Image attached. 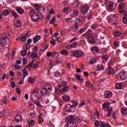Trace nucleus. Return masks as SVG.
<instances>
[{"label":"nucleus","mask_w":127,"mask_h":127,"mask_svg":"<svg viewBox=\"0 0 127 127\" xmlns=\"http://www.w3.org/2000/svg\"><path fill=\"white\" fill-rule=\"evenodd\" d=\"M9 37H10V34H3L0 37V40L1 41V43H2L4 45H6L7 41H9Z\"/></svg>","instance_id":"nucleus-1"},{"label":"nucleus","mask_w":127,"mask_h":127,"mask_svg":"<svg viewBox=\"0 0 127 127\" xmlns=\"http://www.w3.org/2000/svg\"><path fill=\"white\" fill-rule=\"evenodd\" d=\"M29 13L33 21H37L40 17L38 13L34 12L33 11H30Z\"/></svg>","instance_id":"nucleus-2"},{"label":"nucleus","mask_w":127,"mask_h":127,"mask_svg":"<svg viewBox=\"0 0 127 127\" xmlns=\"http://www.w3.org/2000/svg\"><path fill=\"white\" fill-rule=\"evenodd\" d=\"M83 35H87V38L89 40V42L91 43H95V38H94V35H93V33H91L90 30L87 31L85 33L83 34Z\"/></svg>","instance_id":"nucleus-3"},{"label":"nucleus","mask_w":127,"mask_h":127,"mask_svg":"<svg viewBox=\"0 0 127 127\" xmlns=\"http://www.w3.org/2000/svg\"><path fill=\"white\" fill-rule=\"evenodd\" d=\"M105 3L106 5H108V10L109 11H114L115 10V6H114V2L109 0H105Z\"/></svg>","instance_id":"nucleus-4"},{"label":"nucleus","mask_w":127,"mask_h":127,"mask_svg":"<svg viewBox=\"0 0 127 127\" xmlns=\"http://www.w3.org/2000/svg\"><path fill=\"white\" fill-rule=\"evenodd\" d=\"M107 19L110 21V22H114V23H115L116 21H118V15L115 14H110L107 17Z\"/></svg>","instance_id":"nucleus-5"},{"label":"nucleus","mask_w":127,"mask_h":127,"mask_svg":"<svg viewBox=\"0 0 127 127\" xmlns=\"http://www.w3.org/2000/svg\"><path fill=\"white\" fill-rule=\"evenodd\" d=\"M65 110L68 113H74L76 111V107L74 105L67 104L65 106Z\"/></svg>","instance_id":"nucleus-6"},{"label":"nucleus","mask_w":127,"mask_h":127,"mask_svg":"<svg viewBox=\"0 0 127 127\" xmlns=\"http://www.w3.org/2000/svg\"><path fill=\"white\" fill-rule=\"evenodd\" d=\"M89 9H90V7H89V5L85 4L81 6V12L82 14H86L88 11H89Z\"/></svg>","instance_id":"nucleus-7"},{"label":"nucleus","mask_w":127,"mask_h":127,"mask_svg":"<svg viewBox=\"0 0 127 127\" xmlns=\"http://www.w3.org/2000/svg\"><path fill=\"white\" fill-rule=\"evenodd\" d=\"M111 65H112V64L109 63L108 68H107L105 70V72L107 73L109 75H114V74H116V71H115V69L112 68V66H111Z\"/></svg>","instance_id":"nucleus-8"},{"label":"nucleus","mask_w":127,"mask_h":127,"mask_svg":"<svg viewBox=\"0 0 127 127\" xmlns=\"http://www.w3.org/2000/svg\"><path fill=\"white\" fill-rule=\"evenodd\" d=\"M73 56L74 57H76V58H78V57H81L82 55H83V52L78 50V51H75L72 53Z\"/></svg>","instance_id":"nucleus-9"},{"label":"nucleus","mask_w":127,"mask_h":127,"mask_svg":"<svg viewBox=\"0 0 127 127\" xmlns=\"http://www.w3.org/2000/svg\"><path fill=\"white\" fill-rule=\"evenodd\" d=\"M119 75L120 76V78L121 80H127V72L125 71H122L120 73Z\"/></svg>","instance_id":"nucleus-10"},{"label":"nucleus","mask_w":127,"mask_h":127,"mask_svg":"<svg viewBox=\"0 0 127 127\" xmlns=\"http://www.w3.org/2000/svg\"><path fill=\"white\" fill-rule=\"evenodd\" d=\"M115 86L118 90H122L125 87V82H118Z\"/></svg>","instance_id":"nucleus-11"},{"label":"nucleus","mask_w":127,"mask_h":127,"mask_svg":"<svg viewBox=\"0 0 127 127\" xmlns=\"http://www.w3.org/2000/svg\"><path fill=\"white\" fill-rule=\"evenodd\" d=\"M104 96L105 98H107V99H110L112 96H113V93H112L110 91H106L104 93Z\"/></svg>","instance_id":"nucleus-12"},{"label":"nucleus","mask_w":127,"mask_h":127,"mask_svg":"<svg viewBox=\"0 0 127 127\" xmlns=\"http://www.w3.org/2000/svg\"><path fill=\"white\" fill-rule=\"evenodd\" d=\"M40 100H41V99L39 98V99H37V100H34L33 101L34 103L36 105V106H37V107H39V108H43V106L42 105H41V103H40Z\"/></svg>","instance_id":"nucleus-13"},{"label":"nucleus","mask_w":127,"mask_h":127,"mask_svg":"<svg viewBox=\"0 0 127 127\" xmlns=\"http://www.w3.org/2000/svg\"><path fill=\"white\" fill-rule=\"evenodd\" d=\"M44 89L45 90H49V91H50L51 89H52V86H51L50 84L48 83L44 84L43 86Z\"/></svg>","instance_id":"nucleus-14"},{"label":"nucleus","mask_w":127,"mask_h":127,"mask_svg":"<svg viewBox=\"0 0 127 127\" xmlns=\"http://www.w3.org/2000/svg\"><path fill=\"white\" fill-rule=\"evenodd\" d=\"M40 94H42L43 96H49L50 93L46 89H43L40 91Z\"/></svg>","instance_id":"nucleus-15"},{"label":"nucleus","mask_w":127,"mask_h":127,"mask_svg":"<svg viewBox=\"0 0 127 127\" xmlns=\"http://www.w3.org/2000/svg\"><path fill=\"white\" fill-rule=\"evenodd\" d=\"M35 80H36V78L35 77H31L30 76L28 78V83H30V84H31L32 85L34 84Z\"/></svg>","instance_id":"nucleus-16"},{"label":"nucleus","mask_w":127,"mask_h":127,"mask_svg":"<svg viewBox=\"0 0 127 127\" xmlns=\"http://www.w3.org/2000/svg\"><path fill=\"white\" fill-rule=\"evenodd\" d=\"M124 7H126V4L124 2H122L120 3V4L119 6V8L120 9V13H123V12L124 10H121V9H123V8H124Z\"/></svg>","instance_id":"nucleus-17"},{"label":"nucleus","mask_w":127,"mask_h":127,"mask_svg":"<svg viewBox=\"0 0 127 127\" xmlns=\"http://www.w3.org/2000/svg\"><path fill=\"white\" fill-rule=\"evenodd\" d=\"M32 96H34V99L36 100V99L38 98V96H39V92L38 91H33L32 92Z\"/></svg>","instance_id":"nucleus-18"},{"label":"nucleus","mask_w":127,"mask_h":127,"mask_svg":"<svg viewBox=\"0 0 127 127\" xmlns=\"http://www.w3.org/2000/svg\"><path fill=\"white\" fill-rule=\"evenodd\" d=\"M15 9L17 12H18V13H19V14H22L23 12H24V10H23V9H22L20 7H17L16 8H15Z\"/></svg>","instance_id":"nucleus-19"},{"label":"nucleus","mask_w":127,"mask_h":127,"mask_svg":"<svg viewBox=\"0 0 127 127\" xmlns=\"http://www.w3.org/2000/svg\"><path fill=\"white\" fill-rule=\"evenodd\" d=\"M67 119V123H74L75 122V118L73 116H68Z\"/></svg>","instance_id":"nucleus-20"},{"label":"nucleus","mask_w":127,"mask_h":127,"mask_svg":"<svg viewBox=\"0 0 127 127\" xmlns=\"http://www.w3.org/2000/svg\"><path fill=\"white\" fill-rule=\"evenodd\" d=\"M102 60L103 61V63H106V62H108V61L109 60V56L108 55H104L102 57Z\"/></svg>","instance_id":"nucleus-21"},{"label":"nucleus","mask_w":127,"mask_h":127,"mask_svg":"<svg viewBox=\"0 0 127 127\" xmlns=\"http://www.w3.org/2000/svg\"><path fill=\"white\" fill-rule=\"evenodd\" d=\"M91 52L93 54H97V53H99V49L96 47H93L91 49Z\"/></svg>","instance_id":"nucleus-22"},{"label":"nucleus","mask_w":127,"mask_h":127,"mask_svg":"<svg viewBox=\"0 0 127 127\" xmlns=\"http://www.w3.org/2000/svg\"><path fill=\"white\" fill-rule=\"evenodd\" d=\"M68 86H64V87L60 90V93H61V94H64V92H66V91H68Z\"/></svg>","instance_id":"nucleus-23"},{"label":"nucleus","mask_w":127,"mask_h":127,"mask_svg":"<svg viewBox=\"0 0 127 127\" xmlns=\"http://www.w3.org/2000/svg\"><path fill=\"white\" fill-rule=\"evenodd\" d=\"M67 127H77V124L74 122H67Z\"/></svg>","instance_id":"nucleus-24"},{"label":"nucleus","mask_w":127,"mask_h":127,"mask_svg":"<svg viewBox=\"0 0 127 127\" xmlns=\"http://www.w3.org/2000/svg\"><path fill=\"white\" fill-rule=\"evenodd\" d=\"M40 40V36L36 35L35 38L33 39V41L34 44L38 42Z\"/></svg>","instance_id":"nucleus-25"},{"label":"nucleus","mask_w":127,"mask_h":127,"mask_svg":"<svg viewBox=\"0 0 127 127\" xmlns=\"http://www.w3.org/2000/svg\"><path fill=\"white\" fill-rule=\"evenodd\" d=\"M105 70V66L103 64H100L97 65V71H102Z\"/></svg>","instance_id":"nucleus-26"},{"label":"nucleus","mask_w":127,"mask_h":127,"mask_svg":"<svg viewBox=\"0 0 127 127\" xmlns=\"http://www.w3.org/2000/svg\"><path fill=\"white\" fill-rule=\"evenodd\" d=\"M63 99L64 102H69L70 101V96L68 95H64L63 96Z\"/></svg>","instance_id":"nucleus-27"},{"label":"nucleus","mask_w":127,"mask_h":127,"mask_svg":"<svg viewBox=\"0 0 127 127\" xmlns=\"http://www.w3.org/2000/svg\"><path fill=\"white\" fill-rule=\"evenodd\" d=\"M36 124V123H35V121L33 120H30L29 121V127H34V126H35V124Z\"/></svg>","instance_id":"nucleus-28"},{"label":"nucleus","mask_w":127,"mask_h":127,"mask_svg":"<svg viewBox=\"0 0 127 127\" xmlns=\"http://www.w3.org/2000/svg\"><path fill=\"white\" fill-rule=\"evenodd\" d=\"M10 12L8 10H4L2 12V14L4 16H7V15H9Z\"/></svg>","instance_id":"nucleus-29"},{"label":"nucleus","mask_w":127,"mask_h":127,"mask_svg":"<svg viewBox=\"0 0 127 127\" xmlns=\"http://www.w3.org/2000/svg\"><path fill=\"white\" fill-rule=\"evenodd\" d=\"M15 121L16 123H19L21 121V116L20 115H17L15 117Z\"/></svg>","instance_id":"nucleus-30"},{"label":"nucleus","mask_w":127,"mask_h":127,"mask_svg":"<svg viewBox=\"0 0 127 127\" xmlns=\"http://www.w3.org/2000/svg\"><path fill=\"white\" fill-rule=\"evenodd\" d=\"M122 35V33L119 31H116L114 33V36L115 37H119V36H121Z\"/></svg>","instance_id":"nucleus-31"},{"label":"nucleus","mask_w":127,"mask_h":127,"mask_svg":"<svg viewBox=\"0 0 127 127\" xmlns=\"http://www.w3.org/2000/svg\"><path fill=\"white\" fill-rule=\"evenodd\" d=\"M23 79L24 80L25 79V77H26L28 75V72H27V71H26V69L24 68L23 70Z\"/></svg>","instance_id":"nucleus-32"},{"label":"nucleus","mask_w":127,"mask_h":127,"mask_svg":"<svg viewBox=\"0 0 127 127\" xmlns=\"http://www.w3.org/2000/svg\"><path fill=\"white\" fill-rule=\"evenodd\" d=\"M110 106H111V104L109 103V102H106L102 105V107L104 109H106V108H108V107H110Z\"/></svg>","instance_id":"nucleus-33"},{"label":"nucleus","mask_w":127,"mask_h":127,"mask_svg":"<svg viewBox=\"0 0 127 127\" xmlns=\"http://www.w3.org/2000/svg\"><path fill=\"white\" fill-rule=\"evenodd\" d=\"M121 113H122V114L124 115V116H127V108H122L121 109Z\"/></svg>","instance_id":"nucleus-34"},{"label":"nucleus","mask_w":127,"mask_h":127,"mask_svg":"<svg viewBox=\"0 0 127 127\" xmlns=\"http://www.w3.org/2000/svg\"><path fill=\"white\" fill-rule=\"evenodd\" d=\"M38 122L39 124H42L44 122L43 118H42V115H40L38 116Z\"/></svg>","instance_id":"nucleus-35"},{"label":"nucleus","mask_w":127,"mask_h":127,"mask_svg":"<svg viewBox=\"0 0 127 127\" xmlns=\"http://www.w3.org/2000/svg\"><path fill=\"white\" fill-rule=\"evenodd\" d=\"M21 21L20 20H18L16 21V24H15V27H19L21 25Z\"/></svg>","instance_id":"nucleus-36"},{"label":"nucleus","mask_w":127,"mask_h":127,"mask_svg":"<svg viewBox=\"0 0 127 127\" xmlns=\"http://www.w3.org/2000/svg\"><path fill=\"white\" fill-rule=\"evenodd\" d=\"M11 13L12 14V16H13L14 17H15V18H17L18 17V15L17 14V13L15 12V11H12Z\"/></svg>","instance_id":"nucleus-37"},{"label":"nucleus","mask_w":127,"mask_h":127,"mask_svg":"<svg viewBox=\"0 0 127 127\" xmlns=\"http://www.w3.org/2000/svg\"><path fill=\"white\" fill-rule=\"evenodd\" d=\"M76 20L78 21V22H82V21L85 20V18L84 17H79L78 18H76Z\"/></svg>","instance_id":"nucleus-38"},{"label":"nucleus","mask_w":127,"mask_h":127,"mask_svg":"<svg viewBox=\"0 0 127 127\" xmlns=\"http://www.w3.org/2000/svg\"><path fill=\"white\" fill-rule=\"evenodd\" d=\"M123 21L124 23H125V24H127V15L126 14H124L123 16Z\"/></svg>","instance_id":"nucleus-39"},{"label":"nucleus","mask_w":127,"mask_h":127,"mask_svg":"<svg viewBox=\"0 0 127 127\" xmlns=\"http://www.w3.org/2000/svg\"><path fill=\"white\" fill-rule=\"evenodd\" d=\"M3 45H4V44H2V43L0 44V52H2V51H3L4 49H5V47H4Z\"/></svg>","instance_id":"nucleus-40"},{"label":"nucleus","mask_w":127,"mask_h":127,"mask_svg":"<svg viewBox=\"0 0 127 127\" xmlns=\"http://www.w3.org/2000/svg\"><path fill=\"white\" fill-rule=\"evenodd\" d=\"M73 7H78L80 5V3L77 1H74L72 4Z\"/></svg>","instance_id":"nucleus-41"},{"label":"nucleus","mask_w":127,"mask_h":127,"mask_svg":"<svg viewBox=\"0 0 127 127\" xmlns=\"http://www.w3.org/2000/svg\"><path fill=\"white\" fill-rule=\"evenodd\" d=\"M68 54L69 52L65 50H64L61 52V54H62V55H68Z\"/></svg>","instance_id":"nucleus-42"},{"label":"nucleus","mask_w":127,"mask_h":127,"mask_svg":"<svg viewBox=\"0 0 127 127\" xmlns=\"http://www.w3.org/2000/svg\"><path fill=\"white\" fill-rule=\"evenodd\" d=\"M98 27H99V25H98V24L94 23L91 25V28H92V29H96L98 28Z\"/></svg>","instance_id":"nucleus-43"},{"label":"nucleus","mask_w":127,"mask_h":127,"mask_svg":"<svg viewBox=\"0 0 127 127\" xmlns=\"http://www.w3.org/2000/svg\"><path fill=\"white\" fill-rule=\"evenodd\" d=\"M70 46L72 48H76V47L78 46V44L77 43V42H75L70 45Z\"/></svg>","instance_id":"nucleus-44"},{"label":"nucleus","mask_w":127,"mask_h":127,"mask_svg":"<svg viewBox=\"0 0 127 127\" xmlns=\"http://www.w3.org/2000/svg\"><path fill=\"white\" fill-rule=\"evenodd\" d=\"M74 122H79V121H82V118L80 116L75 117L74 116Z\"/></svg>","instance_id":"nucleus-45"},{"label":"nucleus","mask_w":127,"mask_h":127,"mask_svg":"<svg viewBox=\"0 0 127 127\" xmlns=\"http://www.w3.org/2000/svg\"><path fill=\"white\" fill-rule=\"evenodd\" d=\"M79 28V24L77 22L74 23V29L75 31H77L78 30V29Z\"/></svg>","instance_id":"nucleus-46"},{"label":"nucleus","mask_w":127,"mask_h":127,"mask_svg":"<svg viewBox=\"0 0 127 127\" xmlns=\"http://www.w3.org/2000/svg\"><path fill=\"white\" fill-rule=\"evenodd\" d=\"M96 62V59H92L91 60L89 61V64H91V65H93V64L95 63Z\"/></svg>","instance_id":"nucleus-47"},{"label":"nucleus","mask_w":127,"mask_h":127,"mask_svg":"<svg viewBox=\"0 0 127 127\" xmlns=\"http://www.w3.org/2000/svg\"><path fill=\"white\" fill-rule=\"evenodd\" d=\"M35 7L36 10H39L41 8V5L37 4L35 5Z\"/></svg>","instance_id":"nucleus-48"},{"label":"nucleus","mask_w":127,"mask_h":127,"mask_svg":"<svg viewBox=\"0 0 127 127\" xmlns=\"http://www.w3.org/2000/svg\"><path fill=\"white\" fill-rule=\"evenodd\" d=\"M79 11L78 10H74L73 12H72V14H73V15L74 16H76V15H78V14H79Z\"/></svg>","instance_id":"nucleus-49"},{"label":"nucleus","mask_w":127,"mask_h":127,"mask_svg":"<svg viewBox=\"0 0 127 127\" xmlns=\"http://www.w3.org/2000/svg\"><path fill=\"white\" fill-rule=\"evenodd\" d=\"M78 37H75L74 38L70 40L69 42L70 43H72V42H74V41H76V40H78Z\"/></svg>","instance_id":"nucleus-50"},{"label":"nucleus","mask_w":127,"mask_h":127,"mask_svg":"<svg viewBox=\"0 0 127 127\" xmlns=\"http://www.w3.org/2000/svg\"><path fill=\"white\" fill-rule=\"evenodd\" d=\"M70 9V7H65L64 8V10H63V12L64 13H67V12H68V9Z\"/></svg>","instance_id":"nucleus-51"},{"label":"nucleus","mask_w":127,"mask_h":127,"mask_svg":"<svg viewBox=\"0 0 127 127\" xmlns=\"http://www.w3.org/2000/svg\"><path fill=\"white\" fill-rule=\"evenodd\" d=\"M80 45H86V43L85 40H81L79 41Z\"/></svg>","instance_id":"nucleus-52"},{"label":"nucleus","mask_w":127,"mask_h":127,"mask_svg":"<svg viewBox=\"0 0 127 127\" xmlns=\"http://www.w3.org/2000/svg\"><path fill=\"white\" fill-rule=\"evenodd\" d=\"M122 46H123V47H124L125 49H127V42H123L122 43Z\"/></svg>","instance_id":"nucleus-53"},{"label":"nucleus","mask_w":127,"mask_h":127,"mask_svg":"<svg viewBox=\"0 0 127 127\" xmlns=\"http://www.w3.org/2000/svg\"><path fill=\"white\" fill-rule=\"evenodd\" d=\"M27 53V51L26 50H23L21 53L22 56H25Z\"/></svg>","instance_id":"nucleus-54"},{"label":"nucleus","mask_w":127,"mask_h":127,"mask_svg":"<svg viewBox=\"0 0 127 127\" xmlns=\"http://www.w3.org/2000/svg\"><path fill=\"white\" fill-rule=\"evenodd\" d=\"M40 113L41 114V116H44L45 115V110L44 109H42L40 111Z\"/></svg>","instance_id":"nucleus-55"},{"label":"nucleus","mask_w":127,"mask_h":127,"mask_svg":"<svg viewBox=\"0 0 127 127\" xmlns=\"http://www.w3.org/2000/svg\"><path fill=\"white\" fill-rule=\"evenodd\" d=\"M85 104H86V103H85V101L82 100L81 101V103L79 104V107H83V106H85Z\"/></svg>","instance_id":"nucleus-56"},{"label":"nucleus","mask_w":127,"mask_h":127,"mask_svg":"<svg viewBox=\"0 0 127 127\" xmlns=\"http://www.w3.org/2000/svg\"><path fill=\"white\" fill-rule=\"evenodd\" d=\"M2 102L4 104L6 105V104H7V98H6V97H4L2 99Z\"/></svg>","instance_id":"nucleus-57"},{"label":"nucleus","mask_w":127,"mask_h":127,"mask_svg":"<svg viewBox=\"0 0 127 127\" xmlns=\"http://www.w3.org/2000/svg\"><path fill=\"white\" fill-rule=\"evenodd\" d=\"M29 108H30V110H31L32 111H33V110H34V104H30Z\"/></svg>","instance_id":"nucleus-58"},{"label":"nucleus","mask_w":127,"mask_h":127,"mask_svg":"<svg viewBox=\"0 0 127 127\" xmlns=\"http://www.w3.org/2000/svg\"><path fill=\"white\" fill-rule=\"evenodd\" d=\"M56 20V17H54L53 19H52L50 21L51 24H52L54 22H55V21Z\"/></svg>","instance_id":"nucleus-59"},{"label":"nucleus","mask_w":127,"mask_h":127,"mask_svg":"<svg viewBox=\"0 0 127 127\" xmlns=\"http://www.w3.org/2000/svg\"><path fill=\"white\" fill-rule=\"evenodd\" d=\"M87 17L88 20L91 19V18H92V14L90 13H88V14L87 15Z\"/></svg>","instance_id":"nucleus-60"},{"label":"nucleus","mask_w":127,"mask_h":127,"mask_svg":"<svg viewBox=\"0 0 127 127\" xmlns=\"http://www.w3.org/2000/svg\"><path fill=\"white\" fill-rule=\"evenodd\" d=\"M66 49H67V50H71V49H72V48L71 47V45H67L66 47H65Z\"/></svg>","instance_id":"nucleus-61"},{"label":"nucleus","mask_w":127,"mask_h":127,"mask_svg":"<svg viewBox=\"0 0 127 127\" xmlns=\"http://www.w3.org/2000/svg\"><path fill=\"white\" fill-rule=\"evenodd\" d=\"M38 67H39L38 63H37L35 64L33 68V69H37V68H38Z\"/></svg>","instance_id":"nucleus-62"},{"label":"nucleus","mask_w":127,"mask_h":127,"mask_svg":"<svg viewBox=\"0 0 127 127\" xmlns=\"http://www.w3.org/2000/svg\"><path fill=\"white\" fill-rule=\"evenodd\" d=\"M21 41H23V42H24L25 41H26V37L23 36L21 38Z\"/></svg>","instance_id":"nucleus-63"},{"label":"nucleus","mask_w":127,"mask_h":127,"mask_svg":"<svg viewBox=\"0 0 127 127\" xmlns=\"http://www.w3.org/2000/svg\"><path fill=\"white\" fill-rule=\"evenodd\" d=\"M32 58H35V57H37V55L35 53H32L31 55Z\"/></svg>","instance_id":"nucleus-64"}]
</instances>
